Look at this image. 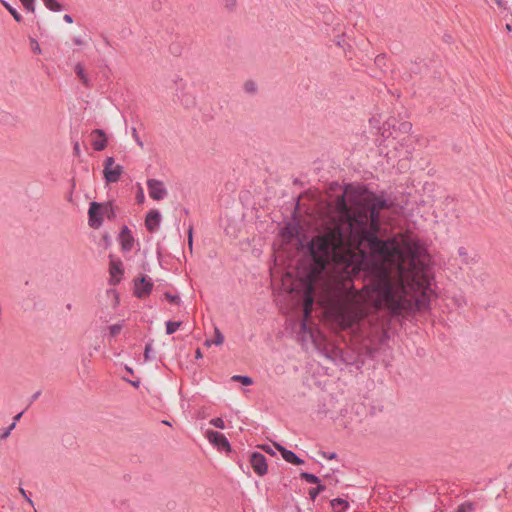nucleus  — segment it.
I'll use <instances>...</instances> for the list:
<instances>
[{
  "mask_svg": "<svg viewBox=\"0 0 512 512\" xmlns=\"http://www.w3.org/2000/svg\"><path fill=\"white\" fill-rule=\"evenodd\" d=\"M206 438L211 444L218 448L220 451H230L231 446L226 436L220 432L214 430H208L206 432Z\"/></svg>",
  "mask_w": 512,
  "mask_h": 512,
  "instance_id": "nucleus-11",
  "label": "nucleus"
},
{
  "mask_svg": "<svg viewBox=\"0 0 512 512\" xmlns=\"http://www.w3.org/2000/svg\"><path fill=\"white\" fill-rule=\"evenodd\" d=\"M181 92H183V91L181 90ZM179 100L186 107L194 105V97H192L190 94H186V93L179 94Z\"/></svg>",
  "mask_w": 512,
  "mask_h": 512,
  "instance_id": "nucleus-26",
  "label": "nucleus"
},
{
  "mask_svg": "<svg viewBox=\"0 0 512 512\" xmlns=\"http://www.w3.org/2000/svg\"><path fill=\"white\" fill-rule=\"evenodd\" d=\"M15 426H16V422H15V421H13V422H12V423L7 427V429H9V432H11V431L15 428Z\"/></svg>",
  "mask_w": 512,
  "mask_h": 512,
  "instance_id": "nucleus-53",
  "label": "nucleus"
},
{
  "mask_svg": "<svg viewBox=\"0 0 512 512\" xmlns=\"http://www.w3.org/2000/svg\"><path fill=\"white\" fill-rule=\"evenodd\" d=\"M22 5L24 6V8L28 11V12H34L35 10V0H20Z\"/></svg>",
  "mask_w": 512,
  "mask_h": 512,
  "instance_id": "nucleus-35",
  "label": "nucleus"
},
{
  "mask_svg": "<svg viewBox=\"0 0 512 512\" xmlns=\"http://www.w3.org/2000/svg\"><path fill=\"white\" fill-rule=\"evenodd\" d=\"M72 305L71 304H67V309H71Z\"/></svg>",
  "mask_w": 512,
  "mask_h": 512,
  "instance_id": "nucleus-58",
  "label": "nucleus"
},
{
  "mask_svg": "<svg viewBox=\"0 0 512 512\" xmlns=\"http://www.w3.org/2000/svg\"><path fill=\"white\" fill-rule=\"evenodd\" d=\"M212 426L219 428V429H225V422L221 417L212 418L209 422Z\"/></svg>",
  "mask_w": 512,
  "mask_h": 512,
  "instance_id": "nucleus-34",
  "label": "nucleus"
},
{
  "mask_svg": "<svg viewBox=\"0 0 512 512\" xmlns=\"http://www.w3.org/2000/svg\"><path fill=\"white\" fill-rule=\"evenodd\" d=\"M73 43L75 45H78V46H81L84 44V41L80 38V37H74L73 38Z\"/></svg>",
  "mask_w": 512,
  "mask_h": 512,
  "instance_id": "nucleus-47",
  "label": "nucleus"
},
{
  "mask_svg": "<svg viewBox=\"0 0 512 512\" xmlns=\"http://www.w3.org/2000/svg\"><path fill=\"white\" fill-rule=\"evenodd\" d=\"M363 317V310L357 306H343L336 315V319L343 329L358 328Z\"/></svg>",
  "mask_w": 512,
  "mask_h": 512,
  "instance_id": "nucleus-4",
  "label": "nucleus"
},
{
  "mask_svg": "<svg viewBox=\"0 0 512 512\" xmlns=\"http://www.w3.org/2000/svg\"><path fill=\"white\" fill-rule=\"evenodd\" d=\"M153 359H155V353H154V350L152 347V342H148V343H146L145 349H144V360L152 361Z\"/></svg>",
  "mask_w": 512,
  "mask_h": 512,
  "instance_id": "nucleus-22",
  "label": "nucleus"
},
{
  "mask_svg": "<svg viewBox=\"0 0 512 512\" xmlns=\"http://www.w3.org/2000/svg\"><path fill=\"white\" fill-rule=\"evenodd\" d=\"M106 215L108 218L114 216L113 206L110 202L102 204L96 201L90 203L88 210V224L94 229H98L103 224V217Z\"/></svg>",
  "mask_w": 512,
  "mask_h": 512,
  "instance_id": "nucleus-5",
  "label": "nucleus"
},
{
  "mask_svg": "<svg viewBox=\"0 0 512 512\" xmlns=\"http://www.w3.org/2000/svg\"><path fill=\"white\" fill-rule=\"evenodd\" d=\"M277 449L281 452L282 458L291 464L301 465L304 463V460L298 457L293 451L286 449L280 445H276Z\"/></svg>",
  "mask_w": 512,
  "mask_h": 512,
  "instance_id": "nucleus-17",
  "label": "nucleus"
},
{
  "mask_svg": "<svg viewBox=\"0 0 512 512\" xmlns=\"http://www.w3.org/2000/svg\"><path fill=\"white\" fill-rule=\"evenodd\" d=\"M232 380L240 382V383H242L245 386H249V385L253 384L252 378L249 377V376H246V375H234L232 377Z\"/></svg>",
  "mask_w": 512,
  "mask_h": 512,
  "instance_id": "nucleus-27",
  "label": "nucleus"
},
{
  "mask_svg": "<svg viewBox=\"0 0 512 512\" xmlns=\"http://www.w3.org/2000/svg\"><path fill=\"white\" fill-rule=\"evenodd\" d=\"M124 172V167L120 164H115L113 157H107L104 163L103 175L107 183H116L120 180Z\"/></svg>",
  "mask_w": 512,
  "mask_h": 512,
  "instance_id": "nucleus-8",
  "label": "nucleus"
},
{
  "mask_svg": "<svg viewBox=\"0 0 512 512\" xmlns=\"http://www.w3.org/2000/svg\"><path fill=\"white\" fill-rule=\"evenodd\" d=\"M204 345L206 347H211L212 345H214V342H213V339H207L204 343Z\"/></svg>",
  "mask_w": 512,
  "mask_h": 512,
  "instance_id": "nucleus-52",
  "label": "nucleus"
},
{
  "mask_svg": "<svg viewBox=\"0 0 512 512\" xmlns=\"http://www.w3.org/2000/svg\"><path fill=\"white\" fill-rule=\"evenodd\" d=\"M91 135L95 138L92 140V147L95 151H103L107 147L108 139L102 129H95Z\"/></svg>",
  "mask_w": 512,
  "mask_h": 512,
  "instance_id": "nucleus-14",
  "label": "nucleus"
},
{
  "mask_svg": "<svg viewBox=\"0 0 512 512\" xmlns=\"http://www.w3.org/2000/svg\"><path fill=\"white\" fill-rule=\"evenodd\" d=\"M160 223H161V213L159 212V210H151L147 216H146V219H145V226H146V229L149 231V232H155L159 226H160Z\"/></svg>",
  "mask_w": 512,
  "mask_h": 512,
  "instance_id": "nucleus-16",
  "label": "nucleus"
},
{
  "mask_svg": "<svg viewBox=\"0 0 512 512\" xmlns=\"http://www.w3.org/2000/svg\"><path fill=\"white\" fill-rule=\"evenodd\" d=\"M347 239L350 237L345 222L314 236L307 244L313 261L311 275L321 274L331 262L343 268L349 276L358 275L365 265V254L353 251L346 245Z\"/></svg>",
  "mask_w": 512,
  "mask_h": 512,
  "instance_id": "nucleus-2",
  "label": "nucleus"
},
{
  "mask_svg": "<svg viewBox=\"0 0 512 512\" xmlns=\"http://www.w3.org/2000/svg\"><path fill=\"white\" fill-rule=\"evenodd\" d=\"M475 506L472 502H464L458 506L457 512H473Z\"/></svg>",
  "mask_w": 512,
  "mask_h": 512,
  "instance_id": "nucleus-31",
  "label": "nucleus"
},
{
  "mask_svg": "<svg viewBox=\"0 0 512 512\" xmlns=\"http://www.w3.org/2000/svg\"><path fill=\"white\" fill-rule=\"evenodd\" d=\"M321 455L324 458L329 459V460H333V459L337 458V454L335 452H324V451H322Z\"/></svg>",
  "mask_w": 512,
  "mask_h": 512,
  "instance_id": "nucleus-41",
  "label": "nucleus"
},
{
  "mask_svg": "<svg viewBox=\"0 0 512 512\" xmlns=\"http://www.w3.org/2000/svg\"><path fill=\"white\" fill-rule=\"evenodd\" d=\"M202 357V353L200 351V349H197L196 350V358H201Z\"/></svg>",
  "mask_w": 512,
  "mask_h": 512,
  "instance_id": "nucleus-54",
  "label": "nucleus"
},
{
  "mask_svg": "<svg viewBox=\"0 0 512 512\" xmlns=\"http://www.w3.org/2000/svg\"><path fill=\"white\" fill-rule=\"evenodd\" d=\"M300 478L302 480H305L308 483H311V484H318V483H320L319 477H317L316 475H314L312 473L302 472L300 474Z\"/></svg>",
  "mask_w": 512,
  "mask_h": 512,
  "instance_id": "nucleus-23",
  "label": "nucleus"
},
{
  "mask_svg": "<svg viewBox=\"0 0 512 512\" xmlns=\"http://www.w3.org/2000/svg\"><path fill=\"white\" fill-rule=\"evenodd\" d=\"M23 413H24V411H21L20 413L15 415L14 418H13V421H15L17 423L21 419Z\"/></svg>",
  "mask_w": 512,
  "mask_h": 512,
  "instance_id": "nucleus-51",
  "label": "nucleus"
},
{
  "mask_svg": "<svg viewBox=\"0 0 512 512\" xmlns=\"http://www.w3.org/2000/svg\"><path fill=\"white\" fill-rule=\"evenodd\" d=\"M40 395H41V391H40V390H39V391H37V392H35V393L31 396V399H30V401H29V405H31L34 401H36V400L39 398V396H40Z\"/></svg>",
  "mask_w": 512,
  "mask_h": 512,
  "instance_id": "nucleus-44",
  "label": "nucleus"
},
{
  "mask_svg": "<svg viewBox=\"0 0 512 512\" xmlns=\"http://www.w3.org/2000/svg\"><path fill=\"white\" fill-rule=\"evenodd\" d=\"M411 128H412V125L409 122H404L401 124V129L404 131L411 130Z\"/></svg>",
  "mask_w": 512,
  "mask_h": 512,
  "instance_id": "nucleus-45",
  "label": "nucleus"
},
{
  "mask_svg": "<svg viewBox=\"0 0 512 512\" xmlns=\"http://www.w3.org/2000/svg\"><path fill=\"white\" fill-rule=\"evenodd\" d=\"M162 423L165 424V425L171 426V423L169 421H167V420H163Z\"/></svg>",
  "mask_w": 512,
  "mask_h": 512,
  "instance_id": "nucleus-57",
  "label": "nucleus"
},
{
  "mask_svg": "<svg viewBox=\"0 0 512 512\" xmlns=\"http://www.w3.org/2000/svg\"><path fill=\"white\" fill-rule=\"evenodd\" d=\"M122 328H123L122 323H116V324L109 326L110 336L115 337L116 335H118L121 332Z\"/></svg>",
  "mask_w": 512,
  "mask_h": 512,
  "instance_id": "nucleus-32",
  "label": "nucleus"
},
{
  "mask_svg": "<svg viewBox=\"0 0 512 512\" xmlns=\"http://www.w3.org/2000/svg\"><path fill=\"white\" fill-rule=\"evenodd\" d=\"M244 90L249 94H254L257 91V85L253 81H247L244 84Z\"/></svg>",
  "mask_w": 512,
  "mask_h": 512,
  "instance_id": "nucleus-33",
  "label": "nucleus"
},
{
  "mask_svg": "<svg viewBox=\"0 0 512 512\" xmlns=\"http://www.w3.org/2000/svg\"><path fill=\"white\" fill-rule=\"evenodd\" d=\"M19 492L21 493V495L25 498V500L28 502V504L30 506H34V502L32 501V499L27 495L26 491L24 488L20 487L19 488Z\"/></svg>",
  "mask_w": 512,
  "mask_h": 512,
  "instance_id": "nucleus-40",
  "label": "nucleus"
},
{
  "mask_svg": "<svg viewBox=\"0 0 512 512\" xmlns=\"http://www.w3.org/2000/svg\"><path fill=\"white\" fill-rule=\"evenodd\" d=\"M164 296H165V298H166L169 302H171V303H173V304L179 305V304H180V302H181V299H180V297H179L178 295H173V294H171V293H169V292H166V293L164 294Z\"/></svg>",
  "mask_w": 512,
  "mask_h": 512,
  "instance_id": "nucleus-36",
  "label": "nucleus"
},
{
  "mask_svg": "<svg viewBox=\"0 0 512 512\" xmlns=\"http://www.w3.org/2000/svg\"><path fill=\"white\" fill-rule=\"evenodd\" d=\"M146 184L148 194L153 200L160 201L167 196V189L161 180L148 179Z\"/></svg>",
  "mask_w": 512,
  "mask_h": 512,
  "instance_id": "nucleus-9",
  "label": "nucleus"
},
{
  "mask_svg": "<svg viewBox=\"0 0 512 512\" xmlns=\"http://www.w3.org/2000/svg\"><path fill=\"white\" fill-rule=\"evenodd\" d=\"M506 29L508 32L512 31V26L510 24H506Z\"/></svg>",
  "mask_w": 512,
  "mask_h": 512,
  "instance_id": "nucleus-56",
  "label": "nucleus"
},
{
  "mask_svg": "<svg viewBox=\"0 0 512 512\" xmlns=\"http://www.w3.org/2000/svg\"><path fill=\"white\" fill-rule=\"evenodd\" d=\"M188 245H189L190 250H192V246H193V225L192 224H190L188 227Z\"/></svg>",
  "mask_w": 512,
  "mask_h": 512,
  "instance_id": "nucleus-38",
  "label": "nucleus"
},
{
  "mask_svg": "<svg viewBox=\"0 0 512 512\" xmlns=\"http://www.w3.org/2000/svg\"><path fill=\"white\" fill-rule=\"evenodd\" d=\"M365 288L374 294V305L377 308L385 307L393 315H400L409 305L404 295V287H396L386 270H378Z\"/></svg>",
  "mask_w": 512,
  "mask_h": 512,
  "instance_id": "nucleus-3",
  "label": "nucleus"
},
{
  "mask_svg": "<svg viewBox=\"0 0 512 512\" xmlns=\"http://www.w3.org/2000/svg\"><path fill=\"white\" fill-rule=\"evenodd\" d=\"M495 2L499 8H505L506 4L503 0H495Z\"/></svg>",
  "mask_w": 512,
  "mask_h": 512,
  "instance_id": "nucleus-50",
  "label": "nucleus"
},
{
  "mask_svg": "<svg viewBox=\"0 0 512 512\" xmlns=\"http://www.w3.org/2000/svg\"><path fill=\"white\" fill-rule=\"evenodd\" d=\"M452 300L457 307H463L467 304L466 297L462 293L454 295Z\"/></svg>",
  "mask_w": 512,
  "mask_h": 512,
  "instance_id": "nucleus-29",
  "label": "nucleus"
},
{
  "mask_svg": "<svg viewBox=\"0 0 512 512\" xmlns=\"http://www.w3.org/2000/svg\"><path fill=\"white\" fill-rule=\"evenodd\" d=\"M31 46H32V51L34 53H36V54H41L42 53L40 45H39V43L35 39H31Z\"/></svg>",
  "mask_w": 512,
  "mask_h": 512,
  "instance_id": "nucleus-39",
  "label": "nucleus"
},
{
  "mask_svg": "<svg viewBox=\"0 0 512 512\" xmlns=\"http://www.w3.org/2000/svg\"><path fill=\"white\" fill-rule=\"evenodd\" d=\"M134 386H138L139 382H133L132 383Z\"/></svg>",
  "mask_w": 512,
  "mask_h": 512,
  "instance_id": "nucleus-59",
  "label": "nucleus"
},
{
  "mask_svg": "<svg viewBox=\"0 0 512 512\" xmlns=\"http://www.w3.org/2000/svg\"><path fill=\"white\" fill-rule=\"evenodd\" d=\"M262 449L266 452V453H269L271 455H274L275 452L273 451V449L269 446V445H263L262 446Z\"/></svg>",
  "mask_w": 512,
  "mask_h": 512,
  "instance_id": "nucleus-46",
  "label": "nucleus"
},
{
  "mask_svg": "<svg viewBox=\"0 0 512 512\" xmlns=\"http://www.w3.org/2000/svg\"><path fill=\"white\" fill-rule=\"evenodd\" d=\"M109 271L111 275L110 283L112 285L118 284L120 282V278H117V276L122 275L124 272L122 268V263L120 261H112L110 264Z\"/></svg>",
  "mask_w": 512,
  "mask_h": 512,
  "instance_id": "nucleus-18",
  "label": "nucleus"
},
{
  "mask_svg": "<svg viewBox=\"0 0 512 512\" xmlns=\"http://www.w3.org/2000/svg\"><path fill=\"white\" fill-rule=\"evenodd\" d=\"M214 345H222L224 342V335L221 333L219 328L215 327L214 329V339H213Z\"/></svg>",
  "mask_w": 512,
  "mask_h": 512,
  "instance_id": "nucleus-30",
  "label": "nucleus"
},
{
  "mask_svg": "<svg viewBox=\"0 0 512 512\" xmlns=\"http://www.w3.org/2000/svg\"><path fill=\"white\" fill-rule=\"evenodd\" d=\"M139 202H142L144 200L143 192L138 196Z\"/></svg>",
  "mask_w": 512,
  "mask_h": 512,
  "instance_id": "nucleus-55",
  "label": "nucleus"
},
{
  "mask_svg": "<svg viewBox=\"0 0 512 512\" xmlns=\"http://www.w3.org/2000/svg\"><path fill=\"white\" fill-rule=\"evenodd\" d=\"M105 43H106L107 45H109V41H108V39H107V38H105Z\"/></svg>",
  "mask_w": 512,
  "mask_h": 512,
  "instance_id": "nucleus-60",
  "label": "nucleus"
},
{
  "mask_svg": "<svg viewBox=\"0 0 512 512\" xmlns=\"http://www.w3.org/2000/svg\"><path fill=\"white\" fill-rule=\"evenodd\" d=\"M73 152H74V155L77 157H79L81 155L80 144L78 141H75L73 144Z\"/></svg>",
  "mask_w": 512,
  "mask_h": 512,
  "instance_id": "nucleus-42",
  "label": "nucleus"
},
{
  "mask_svg": "<svg viewBox=\"0 0 512 512\" xmlns=\"http://www.w3.org/2000/svg\"><path fill=\"white\" fill-rule=\"evenodd\" d=\"M64 21L67 22V23H72L73 22V18L71 15L69 14H65L64 17H63Z\"/></svg>",
  "mask_w": 512,
  "mask_h": 512,
  "instance_id": "nucleus-49",
  "label": "nucleus"
},
{
  "mask_svg": "<svg viewBox=\"0 0 512 512\" xmlns=\"http://www.w3.org/2000/svg\"><path fill=\"white\" fill-rule=\"evenodd\" d=\"M226 7L232 10L236 5V0H225Z\"/></svg>",
  "mask_w": 512,
  "mask_h": 512,
  "instance_id": "nucleus-43",
  "label": "nucleus"
},
{
  "mask_svg": "<svg viewBox=\"0 0 512 512\" xmlns=\"http://www.w3.org/2000/svg\"><path fill=\"white\" fill-rule=\"evenodd\" d=\"M316 276L315 275H309V283L307 284L305 291H304V300H303V313L304 317L301 321V329L303 331H306L307 329V319L310 317L312 312V307L314 303V284L313 280Z\"/></svg>",
  "mask_w": 512,
  "mask_h": 512,
  "instance_id": "nucleus-7",
  "label": "nucleus"
},
{
  "mask_svg": "<svg viewBox=\"0 0 512 512\" xmlns=\"http://www.w3.org/2000/svg\"><path fill=\"white\" fill-rule=\"evenodd\" d=\"M457 252L460 263L468 268H472L479 260L477 253H470L465 247H459Z\"/></svg>",
  "mask_w": 512,
  "mask_h": 512,
  "instance_id": "nucleus-15",
  "label": "nucleus"
},
{
  "mask_svg": "<svg viewBox=\"0 0 512 512\" xmlns=\"http://www.w3.org/2000/svg\"><path fill=\"white\" fill-rule=\"evenodd\" d=\"M74 70H75L76 75L79 77L80 81L82 82V84L85 85L86 87H90L91 81L85 72L84 66L81 63H77L75 65Z\"/></svg>",
  "mask_w": 512,
  "mask_h": 512,
  "instance_id": "nucleus-19",
  "label": "nucleus"
},
{
  "mask_svg": "<svg viewBox=\"0 0 512 512\" xmlns=\"http://www.w3.org/2000/svg\"><path fill=\"white\" fill-rule=\"evenodd\" d=\"M325 489H326V486H325V485H322V484H319V483H318V485H317L316 487L311 488V489L309 490V496H310V499H311L312 501H314L320 493H322L323 491H325Z\"/></svg>",
  "mask_w": 512,
  "mask_h": 512,
  "instance_id": "nucleus-25",
  "label": "nucleus"
},
{
  "mask_svg": "<svg viewBox=\"0 0 512 512\" xmlns=\"http://www.w3.org/2000/svg\"><path fill=\"white\" fill-rule=\"evenodd\" d=\"M330 503L333 509H336L338 506H341L342 509L345 510L349 506L348 502L342 498L332 499Z\"/></svg>",
  "mask_w": 512,
  "mask_h": 512,
  "instance_id": "nucleus-28",
  "label": "nucleus"
},
{
  "mask_svg": "<svg viewBox=\"0 0 512 512\" xmlns=\"http://www.w3.org/2000/svg\"><path fill=\"white\" fill-rule=\"evenodd\" d=\"M0 1L3 4V6L10 12V14L13 16L15 21L21 22V20H22L21 14L7 1H5V0H0Z\"/></svg>",
  "mask_w": 512,
  "mask_h": 512,
  "instance_id": "nucleus-20",
  "label": "nucleus"
},
{
  "mask_svg": "<svg viewBox=\"0 0 512 512\" xmlns=\"http://www.w3.org/2000/svg\"><path fill=\"white\" fill-rule=\"evenodd\" d=\"M10 434H11V432H9V429L5 428L3 433L0 435V439H5V438L9 437Z\"/></svg>",
  "mask_w": 512,
  "mask_h": 512,
  "instance_id": "nucleus-48",
  "label": "nucleus"
},
{
  "mask_svg": "<svg viewBox=\"0 0 512 512\" xmlns=\"http://www.w3.org/2000/svg\"><path fill=\"white\" fill-rule=\"evenodd\" d=\"M132 137L139 147H141V148L144 147V143L141 140L136 128H132Z\"/></svg>",
  "mask_w": 512,
  "mask_h": 512,
  "instance_id": "nucleus-37",
  "label": "nucleus"
},
{
  "mask_svg": "<svg viewBox=\"0 0 512 512\" xmlns=\"http://www.w3.org/2000/svg\"><path fill=\"white\" fill-rule=\"evenodd\" d=\"M181 326V322L180 321H167L166 322V333L168 335H171L173 334L174 332H176L179 327Z\"/></svg>",
  "mask_w": 512,
  "mask_h": 512,
  "instance_id": "nucleus-24",
  "label": "nucleus"
},
{
  "mask_svg": "<svg viewBox=\"0 0 512 512\" xmlns=\"http://www.w3.org/2000/svg\"><path fill=\"white\" fill-rule=\"evenodd\" d=\"M391 203L383 195H371L349 207L344 195L337 197L335 208L345 220L351 243L364 247L374 258L383 261L401 260L404 252L396 238H379L380 211L389 209Z\"/></svg>",
  "mask_w": 512,
  "mask_h": 512,
  "instance_id": "nucleus-1",
  "label": "nucleus"
},
{
  "mask_svg": "<svg viewBox=\"0 0 512 512\" xmlns=\"http://www.w3.org/2000/svg\"><path fill=\"white\" fill-rule=\"evenodd\" d=\"M250 463L258 476H264L268 472L266 457L260 452H253L250 456Z\"/></svg>",
  "mask_w": 512,
  "mask_h": 512,
  "instance_id": "nucleus-12",
  "label": "nucleus"
},
{
  "mask_svg": "<svg viewBox=\"0 0 512 512\" xmlns=\"http://www.w3.org/2000/svg\"><path fill=\"white\" fill-rule=\"evenodd\" d=\"M153 281L148 276H142L134 281V294L138 298H143L151 294L153 290Z\"/></svg>",
  "mask_w": 512,
  "mask_h": 512,
  "instance_id": "nucleus-10",
  "label": "nucleus"
},
{
  "mask_svg": "<svg viewBox=\"0 0 512 512\" xmlns=\"http://www.w3.org/2000/svg\"><path fill=\"white\" fill-rule=\"evenodd\" d=\"M412 289L419 293L415 299V305L418 309L426 308L429 305V293L431 292V282L429 277L423 275L421 278L414 276L412 278Z\"/></svg>",
  "mask_w": 512,
  "mask_h": 512,
  "instance_id": "nucleus-6",
  "label": "nucleus"
},
{
  "mask_svg": "<svg viewBox=\"0 0 512 512\" xmlns=\"http://www.w3.org/2000/svg\"><path fill=\"white\" fill-rule=\"evenodd\" d=\"M43 3L46 8L53 12H60L63 9V6L57 0H43Z\"/></svg>",
  "mask_w": 512,
  "mask_h": 512,
  "instance_id": "nucleus-21",
  "label": "nucleus"
},
{
  "mask_svg": "<svg viewBox=\"0 0 512 512\" xmlns=\"http://www.w3.org/2000/svg\"><path fill=\"white\" fill-rule=\"evenodd\" d=\"M119 241L121 244V248L125 252H129L133 249L134 246V237L128 228V226L124 225L121 229L119 235Z\"/></svg>",
  "mask_w": 512,
  "mask_h": 512,
  "instance_id": "nucleus-13",
  "label": "nucleus"
}]
</instances>
